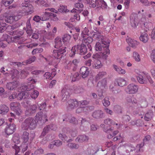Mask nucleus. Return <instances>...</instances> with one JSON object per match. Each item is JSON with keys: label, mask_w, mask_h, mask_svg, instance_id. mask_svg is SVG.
<instances>
[{"label": "nucleus", "mask_w": 155, "mask_h": 155, "mask_svg": "<svg viewBox=\"0 0 155 155\" xmlns=\"http://www.w3.org/2000/svg\"><path fill=\"white\" fill-rule=\"evenodd\" d=\"M97 32H94L93 34L94 38L100 42H97L95 45L96 50L97 51H101L103 48L104 49L102 54L103 58L106 59L108 55L110 54L109 49L110 41L104 39V36L101 35H97Z\"/></svg>", "instance_id": "f257e3e1"}, {"label": "nucleus", "mask_w": 155, "mask_h": 155, "mask_svg": "<svg viewBox=\"0 0 155 155\" xmlns=\"http://www.w3.org/2000/svg\"><path fill=\"white\" fill-rule=\"evenodd\" d=\"M127 101L130 106L129 110L133 111V114L136 115L138 114L140 110L136 99L134 97H128L127 98Z\"/></svg>", "instance_id": "f03ea898"}, {"label": "nucleus", "mask_w": 155, "mask_h": 155, "mask_svg": "<svg viewBox=\"0 0 155 155\" xmlns=\"http://www.w3.org/2000/svg\"><path fill=\"white\" fill-rule=\"evenodd\" d=\"M36 126V120L32 117H28L22 123L21 127L22 130H28L29 129L33 130Z\"/></svg>", "instance_id": "7ed1b4c3"}, {"label": "nucleus", "mask_w": 155, "mask_h": 155, "mask_svg": "<svg viewBox=\"0 0 155 155\" xmlns=\"http://www.w3.org/2000/svg\"><path fill=\"white\" fill-rule=\"evenodd\" d=\"M138 75L137 78L138 82L140 84H144L147 83L148 81L151 84L153 83L150 76L147 73L144 72H137Z\"/></svg>", "instance_id": "20e7f679"}, {"label": "nucleus", "mask_w": 155, "mask_h": 155, "mask_svg": "<svg viewBox=\"0 0 155 155\" xmlns=\"http://www.w3.org/2000/svg\"><path fill=\"white\" fill-rule=\"evenodd\" d=\"M88 103V102L85 100L82 102H78L76 100H70L67 102L66 104L67 108L68 109H72L76 108L78 106L79 104H80L81 105H86Z\"/></svg>", "instance_id": "39448f33"}, {"label": "nucleus", "mask_w": 155, "mask_h": 155, "mask_svg": "<svg viewBox=\"0 0 155 155\" xmlns=\"http://www.w3.org/2000/svg\"><path fill=\"white\" fill-rule=\"evenodd\" d=\"M105 125L104 124H101V127L104 128V131L107 134V137L108 139L112 138L114 136L116 135L118 133V130L113 131V129L111 127L109 129L106 128Z\"/></svg>", "instance_id": "423d86ee"}, {"label": "nucleus", "mask_w": 155, "mask_h": 155, "mask_svg": "<svg viewBox=\"0 0 155 155\" xmlns=\"http://www.w3.org/2000/svg\"><path fill=\"white\" fill-rule=\"evenodd\" d=\"M97 87L100 88V94H99L98 95L99 96L100 98L102 99L103 97V96L102 94L103 92V90L104 89H106L107 88V82L106 79H104L102 80L101 81L99 82L97 84Z\"/></svg>", "instance_id": "0eeeda50"}, {"label": "nucleus", "mask_w": 155, "mask_h": 155, "mask_svg": "<svg viewBox=\"0 0 155 155\" xmlns=\"http://www.w3.org/2000/svg\"><path fill=\"white\" fill-rule=\"evenodd\" d=\"M20 13H17L16 15H12L6 17L5 21L7 23H12L14 22L19 20L23 16V15H21Z\"/></svg>", "instance_id": "6e6552de"}, {"label": "nucleus", "mask_w": 155, "mask_h": 155, "mask_svg": "<svg viewBox=\"0 0 155 155\" xmlns=\"http://www.w3.org/2000/svg\"><path fill=\"white\" fill-rule=\"evenodd\" d=\"M138 87L133 84H129L125 89L126 93L129 94L136 93L138 91Z\"/></svg>", "instance_id": "1a4fd4ad"}, {"label": "nucleus", "mask_w": 155, "mask_h": 155, "mask_svg": "<svg viewBox=\"0 0 155 155\" xmlns=\"http://www.w3.org/2000/svg\"><path fill=\"white\" fill-rule=\"evenodd\" d=\"M11 109L14 111L18 115L21 114L22 110L21 109V105L18 102H12L10 104Z\"/></svg>", "instance_id": "9d476101"}, {"label": "nucleus", "mask_w": 155, "mask_h": 155, "mask_svg": "<svg viewBox=\"0 0 155 155\" xmlns=\"http://www.w3.org/2000/svg\"><path fill=\"white\" fill-rule=\"evenodd\" d=\"M66 48H62L57 50H54L53 51V56L57 59L62 58L64 55V53L66 52Z\"/></svg>", "instance_id": "9b49d317"}, {"label": "nucleus", "mask_w": 155, "mask_h": 155, "mask_svg": "<svg viewBox=\"0 0 155 155\" xmlns=\"http://www.w3.org/2000/svg\"><path fill=\"white\" fill-rule=\"evenodd\" d=\"M25 107H26L25 111V114L26 116H30L36 112L37 107L36 104H33L31 106H26L25 105Z\"/></svg>", "instance_id": "f8f14e48"}, {"label": "nucleus", "mask_w": 155, "mask_h": 155, "mask_svg": "<svg viewBox=\"0 0 155 155\" xmlns=\"http://www.w3.org/2000/svg\"><path fill=\"white\" fill-rule=\"evenodd\" d=\"M16 130V125L14 124H10L6 125L5 132L8 135L12 134Z\"/></svg>", "instance_id": "ddd939ff"}, {"label": "nucleus", "mask_w": 155, "mask_h": 155, "mask_svg": "<svg viewBox=\"0 0 155 155\" xmlns=\"http://www.w3.org/2000/svg\"><path fill=\"white\" fill-rule=\"evenodd\" d=\"M22 32H19L18 31H14L10 32L9 34L10 35L15 36L12 38V42H18V40L21 38V36L23 34Z\"/></svg>", "instance_id": "4468645a"}, {"label": "nucleus", "mask_w": 155, "mask_h": 155, "mask_svg": "<svg viewBox=\"0 0 155 155\" xmlns=\"http://www.w3.org/2000/svg\"><path fill=\"white\" fill-rule=\"evenodd\" d=\"M36 119L38 121H40L41 123H45L48 121L47 115L46 114H43L42 112L38 113L35 116Z\"/></svg>", "instance_id": "2eb2a0df"}, {"label": "nucleus", "mask_w": 155, "mask_h": 155, "mask_svg": "<svg viewBox=\"0 0 155 155\" xmlns=\"http://www.w3.org/2000/svg\"><path fill=\"white\" fill-rule=\"evenodd\" d=\"M77 52L81 55H84L87 52V48L86 45L81 44V45H78L75 46Z\"/></svg>", "instance_id": "dca6fc26"}, {"label": "nucleus", "mask_w": 155, "mask_h": 155, "mask_svg": "<svg viewBox=\"0 0 155 155\" xmlns=\"http://www.w3.org/2000/svg\"><path fill=\"white\" fill-rule=\"evenodd\" d=\"M70 89H68L66 87L63 88L61 90L62 97L63 101L67 100L70 96Z\"/></svg>", "instance_id": "f3484780"}, {"label": "nucleus", "mask_w": 155, "mask_h": 155, "mask_svg": "<svg viewBox=\"0 0 155 155\" xmlns=\"http://www.w3.org/2000/svg\"><path fill=\"white\" fill-rule=\"evenodd\" d=\"M24 9L25 10V11H24V12H22L21 13V12H19L20 13V14L21 15L23 14V16L25 15L31 14L34 12V7L31 4L29 5L27 7L25 8H24Z\"/></svg>", "instance_id": "a211bd4d"}, {"label": "nucleus", "mask_w": 155, "mask_h": 155, "mask_svg": "<svg viewBox=\"0 0 155 155\" xmlns=\"http://www.w3.org/2000/svg\"><path fill=\"white\" fill-rule=\"evenodd\" d=\"M36 58L35 56H32L30 57L29 59L25 61H24L21 64L20 62H16L15 64L18 66V67L21 66L22 65H25L30 64L31 63L34 62Z\"/></svg>", "instance_id": "6ab92c4d"}, {"label": "nucleus", "mask_w": 155, "mask_h": 155, "mask_svg": "<svg viewBox=\"0 0 155 155\" xmlns=\"http://www.w3.org/2000/svg\"><path fill=\"white\" fill-rule=\"evenodd\" d=\"M18 86V83L16 81L8 82L6 85V88L11 91L15 90Z\"/></svg>", "instance_id": "aec40b11"}, {"label": "nucleus", "mask_w": 155, "mask_h": 155, "mask_svg": "<svg viewBox=\"0 0 155 155\" xmlns=\"http://www.w3.org/2000/svg\"><path fill=\"white\" fill-rule=\"evenodd\" d=\"M27 82L28 84L26 86V90L27 91H29L34 88V86L33 84L35 83L36 81L35 79L31 78H30L28 79Z\"/></svg>", "instance_id": "412c9836"}, {"label": "nucleus", "mask_w": 155, "mask_h": 155, "mask_svg": "<svg viewBox=\"0 0 155 155\" xmlns=\"http://www.w3.org/2000/svg\"><path fill=\"white\" fill-rule=\"evenodd\" d=\"M61 119L63 121H69L70 123H73L74 124H77L78 123V120L74 117H72L69 120L68 117L66 114H65L62 116Z\"/></svg>", "instance_id": "4be33fe9"}, {"label": "nucleus", "mask_w": 155, "mask_h": 155, "mask_svg": "<svg viewBox=\"0 0 155 155\" xmlns=\"http://www.w3.org/2000/svg\"><path fill=\"white\" fill-rule=\"evenodd\" d=\"M92 116L95 118H101L104 117V114L103 112L101 110H98L94 111Z\"/></svg>", "instance_id": "5701e85b"}, {"label": "nucleus", "mask_w": 155, "mask_h": 155, "mask_svg": "<svg viewBox=\"0 0 155 155\" xmlns=\"http://www.w3.org/2000/svg\"><path fill=\"white\" fill-rule=\"evenodd\" d=\"M56 129L55 125L53 124H51L50 125H47L44 129L43 132H42L41 135L44 136L46 133H47L50 130H54Z\"/></svg>", "instance_id": "b1692460"}, {"label": "nucleus", "mask_w": 155, "mask_h": 155, "mask_svg": "<svg viewBox=\"0 0 155 155\" xmlns=\"http://www.w3.org/2000/svg\"><path fill=\"white\" fill-rule=\"evenodd\" d=\"M80 73L81 74L82 77L83 78H85L88 75L89 71L87 67H82L80 69Z\"/></svg>", "instance_id": "393cba45"}, {"label": "nucleus", "mask_w": 155, "mask_h": 155, "mask_svg": "<svg viewBox=\"0 0 155 155\" xmlns=\"http://www.w3.org/2000/svg\"><path fill=\"white\" fill-rule=\"evenodd\" d=\"M87 26V24L86 23H83L82 25V27L84 30L82 31L81 36L83 38H87L88 36L89 30Z\"/></svg>", "instance_id": "a878e982"}, {"label": "nucleus", "mask_w": 155, "mask_h": 155, "mask_svg": "<svg viewBox=\"0 0 155 155\" xmlns=\"http://www.w3.org/2000/svg\"><path fill=\"white\" fill-rule=\"evenodd\" d=\"M127 83V81L123 78H119L115 80V84H117L118 86L121 87L126 85Z\"/></svg>", "instance_id": "bb28decb"}, {"label": "nucleus", "mask_w": 155, "mask_h": 155, "mask_svg": "<svg viewBox=\"0 0 155 155\" xmlns=\"http://www.w3.org/2000/svg\"><path fill=\"white\" fill-rule=\"evenodd\" d=\"M146 18H141L140 21V23L143 25V26L147 29H149L152 28L153 27L152 24L151 22H145Z\"/></svg>", "instance_id": "cd10ccee"}, {"label": "nucleus", "mask_w": 155, "mask_h": 155, "mask_svg": "<svg viewBox=\"0 0 155 155\" xmlns=\"http://www.w3.org/2000/svg\"><path fill=\"white\" fill-rule=\"evenodd\" d=\"M127 41L130 46L134 48H136L139 44V42L131 38H129L127 40Z\"/></svg>", "instance_id": "c85d7f7f"}, {"label": "nucleus", "mask_w": 155, "mask_h": 155, "mask_svg": "<svg viewBox=\"0 0 155 155\" xmlns=\"http://www.w3.org/2000/svg\"><path fill=\"white\" fill-rule=\"evenodd\" d=\"M9 110L8 107L5 105H0V114L5 115L8 112Z\"/></svg>", "instance_id": "c756f323"}, {"label": "nucleus", "mask_w": 155, "mask_h": 155, "mask_svg": "<svg viewBox=\"0 0 155 155\" xmlns=\"http://www.w3.org/2000/svg\"><path fill=\"white\" fill-rule=\"evenodd\" d=\"M29 137V134L28 132L26 131L23 132L21 137L23 143H26L28 142ZM22 144H26L23 143ZM26 145L27 146V144H26Z\"/></svg>", "instance_id": "7c9ffc66"}, {"label": "nucleus", "mask_w": 155, "mask_h": 155, "mask_svg": "<svg viewBox=\"0 0 155 155\" xmlns=\"http://www.w3.org/2000/svg\"><path fill=\"white\" fill-rule=\"evenodd\" d=\"M140 40L144 43H146L149 39V36L147 34L144 32L141 34L140 37Z\"/></svg>", "instance_id": "2f4dec72"}, {"label": "nucleus", "mask_w": 155, "mask_h": 155, "mask_svg": "<svg viewBox=\"0 0 155 155\" xmlns=\"http://www.w3.org/2000/svg\"><path fill=\"white\" fill-rule=\"evenodd\" d=\"M32 68H28L22 70L20 73V75L23 78H25L27 75L29 74V71L32 70Z\"/></svg>", "instance_id": "473e14b6"}, {"label": "nucleus", "mask_w": 155, "mask_h": 155, "mask_svg": "<svg viewBox=\"0 0 155 155\" xmlns=\"http://www.w3.org/2000/svg\"><path fill=\"white\" fill-rule=\"evenodd\" d=\"M44 15L48 16V18L50 17L51 19L53 21H57L58 20V18L57 17V15L56 14L51 12H45L44 13Z\"/></svg>", "instance_id": "72a5a7b5"}, {"label": "nucleus", "mask_w": 155, "mask_h": 155, "mask_svg": "<svg viewBox=\"0 0 155 155\" xmlns=\"http://www.w3.org/2000/svg\"><path fill=\"white\" fill-rule=\"evenodd\" d=\"M89 138L88 137L84 135H79L76 139V141H78L80 143L87 141Z\"/></svg>", "instance_id": "f704fd0d"}, {"label": "nucleus", "mask_w": 155, "mask_h": 155, "mask_svg": "<svg viewBox=\"0 0 155 155\" xmlns=\"http://www.w3.org/2000/svg\"><path fill=\"white\" fill-rule=\"evenodd\" d=\"M113 66L115 70L119 74H124L126 73L125 70L122 69L121 67H118L115 64L113 65Z\"/></svg>", "instance_id": "c9c22d12"}, {"label": "nucleus", "mask_w": 155, "mask_h": 155, "mask_svg": "<svg viewBox=\"0 0 155 155\" xmlns=\"http://www.w3.org/2000/svg\"><path fill=\"white\" fill-rule=\"evenodd\" d=\"M36 2L38 5L41 6L48 7L50 5V4L47 3V0H38Z\"/></svg>", "instance_id": "e433bc0d"}, {"label": "nucleus", "mask_w": 155, "mask_h": 155, "mask_svg": "<svg viewBox=\"0 0 155 155\" xmlns=\"http://www.w3.org/2000/svg\"><path fill=\"white\" fill-rule=\"evenodd\" d=\"M7 27V25L4 20L0 19V33H2L6 30Z\"/></svg>", "instance_id": "4c0bfd02"}, {"label": "nucleus", "mask_w": 155, "mask_h": 155, "mask_svg": "<svg viewBox=\"0 0 155 155\" xmlns=\"http://www.w3.org/2000/svg\"><path fill=\"white\" fill-rule=\"evenodd\" d=\"M153 115V112L151 110H149L146 114L144 119L147 121H149L152 119Z\"/></svg>", "instance_id": "58836bf2"}, {"label": "nucleus", "mask_w": 155, "mask_h": 155, "mask_svg": "<svg viewBox=\"0 0 155 155\" xmlns=\"http://www.w3.org/2000/svg\"><path fill=\"white\" fill-rule=\"evenodd\" d=\"M55 43L54 47L56 48H59L62 45L61 39L59 37H57L55 39Z\"/></svg>", "instance_id": "ea45409f"}, {"label": "nucleus", "mask_w": 155, "mask_h": 155, "mask_svg": "<svg viewBox=\"0 0 155 155\" xmlns=\"http://www.w3.org/2000/svg\"><path fill=\"white\" fill-rule=\"evenodd\" d=\"M2 39V40L5 41L8 43H9L12 42V37L7 34H5L3 35Z\"/></svg>", "instance_id": "a19ab883"}, {"label": "nucleus", "mask_w": 155, "mask_h": 155, "mask_svg": "<svg viewBox=\"0 0 155 155\" xmlns=\"http://www.w3.org/2000/svg\"><path fill=\"white\" fill-rule=\"evenodd\" d=\"M87 38H83V42L87 44V45H88V47H89L90 50H91V49L90 48V47H91V45L89 44L88 45L87 43L89 44L91 43L93 41V39L90 37L87 36Z\"/></svg>", "instance_id": "79ce46f5"}, {"label": "nucleus", "mask_w": 155, "mask_h": 155, "mask_svg": "<svg viewBox=\"0 0 155 155\" xmlns=\"http://www.w3.org/2000/svg\"><path fill=\"white\" fill-rule=\"evenodd\" d=\"M93 66L96 69H98L101 68L102 66L101 61L98 59H95L94 61Z\"/></svg>", "instance_id": "37998d69"}, {"label": "nucleus", "mask_w": 155, "mask_h": 155, "mask_svg": "<svg viewBox=\"0 0 155 155\" xmlns=\"http://www.w3.org/2000/svg\"><path fill=\"white\" fill-rule=\"evenodd\" d=\"M133 57L135 61L137 62H140L141 58L140 55L136 51H134L133 53Z\"/></svg>", "instance_id": "c03bdc74"}, {"label": "nucleus", "mask_w": 155, "mask_h": 155, "mask_svg": "<svg viewBox=\"0 0 155 155\" xmlns=\"http://www.w3.org/2000/svg\"><path fill=\"white\" fill-rule=\"evenodd\" d=\"M71 38V36L69 34H65L62 37L63 41L65 43H68L69 42Z\"/></svg>", "instance_id": "a18cd8bd"}, {"label": "nucleus", "mask_w": 155, "mask_h": 155, "mask_svg": "<svg viewBox=\"0 0 155 155\" xmlns=\"http://www.w3.org/2000/svg\"><path fill=\"white\" fill-rule=\"evenodd\" d=\"M25 93L27 92H25L22 91L19 94L17 95V99L18 100H21L23 98H25L27 96L25 95Z\"/></svg>", "instance_id": "49530a36"}, {"label": "nucleus", "mask_w": 155, "mask_h": 155, "mask_svg": "<svg viewBox=\"0 0 155 155\" xmlns=\"http://www.w3.org/2000/svg\"><path fill=\"white\" fill-rule=\"evenodd\" d=\"M59 137L60 138L64 141V142L66 141L67 142H70L72 141L71 139L68 140V137L65 135H63L62 134H59Z\"/></svg>", "instance_id": "de8ad7c7"}, {"label": "nucleus", "mask_w": 155, "mask_h": 155, "mask_svg": "<svg viewBox=\"0 0 155 155\" xmlns=\"http://www.w3.org/2000/svg\"><path fill=\"white\" fill-rule=\"evenodd\" d=\"M58 10L60 12H69V10L67 9V7L63 5H60Z\"/></svg>", "instance_id": "09e8293b"}, {"label": "nucleus", "mask_w": 155, "mask_h": 155, "mask_svg": "<svg viewBox=\"0 0 155 155\" xmlns=\"http://www.w3.org/2000/svg\"><path fill=\"white\" fill-rule=\"evenodd\" d=\"M104 123L106 125L109 126L114 125L115 124L113 121L110 118H107L104 121Z\"/></svg>", "instance_id": "8fccbe9b"}, {"label": "nucleus", "mask_w": 155, "mask_h": 155, "mask_svg": "<svg viewBox=\"0 0 155 155\" xmlns=\"http://www.w3.org/2000/svg\"><path fill=\"white\" fill-rule=\"evenodd\" d=\"M38 94L39 92L38 91L34 90L31 92L30 96L32 98L35 99L37 97Z\"/></svg>", "instance_id": "3c124183"}, {"label": "nucleus", "mask_w": 155, "mask_h": 155, "mask_svg": "<svg viewBox=\"0 0 155 155\" xmlns=\"http://www.w3.org/2000/svg\"><path fill=\"white\" fill-rule=\"evenodd\" d=\"M114 110L117 113H122V109L119 105H116L114 106Z\"/></svg>", "instance_id": "603ef678"}, {"label": "nucleus", "mask_w": 155, "mask_h": 155, "mask_svg": "<svg viewBox=\"0 0 155 155\" xmlns=\"http://www.w3.org/2000/svg\"><path fill=\"white\" fill-rule=\"evenodd\" d=\"M48 18H47L45 19V18H41L40 16L38 15H36L33 17V20L35 22H39L41 20L44 21L46 20Z\"/></svg>", "instance_id": "864d4df0"}, {"label": "nucleus", "mask_w": 155, "mask_h": 155, "mask_svg": "<svg viewBox=\"0 0 155 155\" xmlns=\"http://www.w3.org/2000/svg\"><path fill=\"white\" fill-rule=\"evenodd\" d=\"M81 89L77 87L74 86L72 87L71 88V91H70V92H74L76 94L80 93L81 92Z\"/></svg>", "instance_id": "5fc2aeb1"}, {"label": "nucleus", "mask_w": 155, "mask_h": 155, "mask_svg": "<svg viewBox=\"0 0 155 155\" xmlns=\"http://www.w3.org/2000/svg\"><path fill=\"white\" fill-rule=\"evenodd\" d=\"M81 107H79L76 110V112L78 113H80L84 111L87 109L88 107L87 106L83 107V105H81Z\"/></svg>", "instance_id": "6e6d98bb"}, {"label": "nucleus", "mask_w": 155, "mask_h": 155, "mask_svg": "<svg viewBox=\"0 0 155 155\" xmlns=\"http://www.w3.org/2000/svg\"><path fill=\"white\" fill-rule=\"evenodd\" d=\"M80 78L79 73H75L71 77V81L74 82L78 80Z\"/></svg>", "instance_id": "4d7b16f0"}, {"label": "nucleus", "mask_w": 155, "mask_h": 155, "mask_svg": "<svg viewBox=\"0 0 155 155\" xmlns=\"http://www.w3.org/2000/svg\"><path fill=\"white\" fill-rule=\"evenodd\" d=\"M43 51V49L41 48H36L34 49L32 51V54L33 55L37 53H41Z\"/></svg>", "instance_id": "13d9d810"}, {"label": "nucleus", "mask_w": 155, "mask_h": 155, "mask_svg": "<svg viewBox=\"0 0 155 155\" xmlns=\"http://www.w3.org/2000/svg\"><path fill=\"white\" fill-rule=\"evenodd\" d=\"M30 0H25L21 4L22 7H25L24 8H25L27 7L29 5H31V4H30Z\"/></svg>", "instance_id": "bf43d9fd"}, {"label": "nucleus", "mask_w": 155, "mask_h": 155, "mask_svg": "<svg viewBox=\"0 0 155 155\" xmlns=\"http://www.w3.org/2000/svg\"><path fill=\"white\" fill-rule=\"evenodd\" d=\"M107 73L105 72H101L99 73L96 76L97 79H100L103 77L104 76L106 75Z\"/></svg>", "instance_id": "052dcab7"}, {"label": "nucleus", "mask_w": 155, "mask_h": 155, "mask_svg": "<svg viewBox=\"0 0 155 155\" xmlns=\"http://www.w3.org/2000/svg\"><path fill=\"white\" fill-rule=\"evenodd\" d=\"M103 104L105 107H107L110 104V102L109 101V98L107 97H106L103 101Z\"/></svg>", "instance_id": "680f3d73"}, {"label": "nucleus", "mask_w": 155, "mask_h": 155, "mask_svg": "<svg viewBox=\"0 0 155 155\" xmlns=\"http://www.w3.org/2000/svg\"><path fill=\"white\" fill-rule=\"evenodd\" d=\"M24 99H25L24 102V104H25L24 105V107H25V105L26 106H27L26 104L28 105H30V104H31V99H30V97L29 96V95H27L26 97V98Z\"/></svg>", "instance_id": "e2e57ef3"}, {"label": "nucleus", "mask_w": 155, "mask_h": 155, "mask_svg": "<svg viewBox=\"0 0 155 155\" xmlns=\"http://www.w3.org/2000/svg\"><path fill=\"white\" fill-rule=\"evenodd\" d=\"M130 22L131 26L134 28H136L138 25L137 22L135 20L130 18Z\"/></svg>", "instance_id": "0e129e2a"}, {"label": "nucleus", "mask_w": 155, "mask_h": 155, "mask_svg": "<svg viewBox=\"0 0 155 155\" xmlns=\"http://www.w3.org/2000/svg\"><path fill=\"white\" fill-rule=\"evenodd\" d=\"M44 153V150L41 148H39L36 150L33 154L35 155H39Z\"/></svg>", "instance_id": "69168bd1"}, {"label": "nucleus", "mask_w": 155, "mask_h": 155, "mask_svg": "<svg viewBox=\"0 0 155 155\" xmlns=\"http://www.w3.org/2000/svg\"><path fill=\"white\" fill-rule=\"evenodd\" d=\"M2 3L5 6H8L10 3H12L13 2V0H10L9 1H7L6 0H2Z\"/></svg>", "instance_id": "338daca9"}, {"label": "nucleus", "mask_w": 155, "mask_h": 155, "mask_svg": "<svg viewBox=\"0 0 155 155\" xmlns=\"http://www.w3.org/2000/svg\"><path fill=\"white\" fill-rule=\"evenodd\" d=\"M52 136L51 135L47 136L46 137L43 139L42 141V143H46L45 141H47L49 140H52L53 138H52Z\"/></svg>", "instance_id": "774afa93"}]
</instances>
